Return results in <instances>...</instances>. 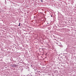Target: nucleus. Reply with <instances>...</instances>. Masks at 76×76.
<instances>
[{"mask_svg":"<svg viewBox=\"0 0 76 76\" xmlns=\"http://www.w3.org/2000/svg\"><path fill=\"white\" fill-rule=\"evenodd\" d=\"M51 17H52V15H51Z\"/></svg>","mask_w":76,"mask_h":76,"instance_id":"obj_4","label":"nucleus"},{"mask_svg":"<svg viewBox=\"0 0 76 76\" xmlns=\"http://www.w3.org/2000/svg\"><path fill=\"white\" fill-rule=\"evenodd\" d=\"M42 2V0H41Z\"/></svg>","mask_w":76,"mask_h":76,"instance_id":"obj_3","label":"nucleus"},{"mask_svg":"<svg viewBox=\"0 0 76 76\" xmlns=\"http://www.w3.org/2000/svg\"><path fill=\"white\" fill-rule=\"evenodd\" d=\"M15 66H16V65H13L12 66V67H15Z\"/></svg>","mask_w":76,"mask_h":76,"instance_id":"obj_1","label":"nucleus"},{"mask_svg":"<svg viewBox=\"0 0 76 76\" xmlns=\"http://www.w3.org/2000/svg\"><path fill=\"white\" fill-rule=\"evenodd\" d=\"M20 23L19 24V25H18L19 26H20Z\"/></svg>","mask_w":76,"mask_h":76,"instance_id":"obj_2","label":"nucleus"}]
</instances>
